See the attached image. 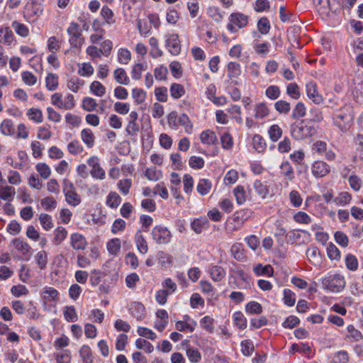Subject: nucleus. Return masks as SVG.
Instances as JSON below:
<instances>
[{
  "label": "nucleus",
  "mask_w": 363,
  "mask_h": 363,
  "mask_svg": "<svg viewBox=\"0 0 363 363\" xmlns=\"http://www.w3.org/2000/svg\"><path fill=\"white\" fill-rule=\"evenodd\" d=\"M283 300L285 305L288 306H293L296 303L295 294L289 289H285L283 291Z\"/></svg>",
  "instance_id": "e2e57ef3"
},
{
  "label": "nucleus",
  "mask_w": 363,
  "mask_h": 363,
  "mask_svg": "<svg viewBox=\"0 0 363 363\" xmlns=\"http://www.w3.org/2000/svg\"><path fill=\"white\" fill-rule=\"evenodd\" d=\"M210 274L214 281H220L225 277V271L222 267L214 265L210 269Z\"/></svg>",
  "instance_id": "c756f323"
},
{
  "label": "nucleus",
  "mask_w": 363,
  "mask_h": 363,
  "mask_svg": "<svg viewBox=\"0 0 363 363\" xmlns=\"http://www.w3.org/2000/svg\"><path fill=\"white\" fill-rule=\"evenodd\" d=\"M186 354L191 362L197 363L201 359V354L197 348L188 347Z\"/></svg>",
  "instance_id": "3c124183"
},
{
  "label": "nucleus",
  "mask_w": 363,
  "mask_h": 363,
  "mask_svg": "<svg viewBox=\"0 0 363 363\" xmlns=\"http://www.w3.org/2000/svg\"><path fill=\"white\" fill-rule=\"evenodd\" d=\"M84 81L78 77H71L67 83V86L69 90L77 93L79 89L84 85Z\"/></svg>",
  "instance_id": "e433bc0d"
},
{
  "label": "nucleus",
  "mask_w": 363,
  "mask_h": 363,
  "mask_svg": "<svg viewBox=\"0 0 363 363\" xmlns=\"http://www.w3.org/2000/svg\"><path fill=\"white\" fill-rule=\"evenodd\" d=\"M254 272L257 276H262V275H267V276H272L274 270L271 265H265L262 266L261 264H257L256 267H254Z\"/></svg>",
  "instance_id": "6e6d98bb"
},
{
  "label": "nucleus",
  "mask_w": 363,
  "mask_h": 363,
  "mask_svg": "<svg viewBox=\"0 0 363 363\" xmlns=\"http://www.w3.org/2000/svg\"><path fill=\"white\" fill-rule=\"evenodd\" d=\"M13 40V34L9 27L0 28V42L11 45Z\"/></svg>",
  "instance_id": "473e14b6"
},
{
  "label": "nucleus",
  "mask_w": 363,
  "mask_h": 363,
  "mask_svg": "<svg viewBox=\"0 0 363 363\" xmlns=\"http://www.w3.org/2000/svg\"><path fill=\"white\" fill-rule=\"evenodd\" d=\"M132 97L137 105L143 104L147 97V93L140 88H134L132 90Z\"/></svg>",
  "instance_id": "49530a36"
},
{
  "label": "nucleus",
  "mask_w": 363,
  "mask_h": 363,
  "mask_svg": "<svg viewBox=\"0 0 363 363\" xmlns=\"http://www.w3.org/2000/svg\"><path fill=\"white\" fill-rule=\"evenodd\" d=\"M57 363H70L71 362V352L69 350H62L59 352L54 354Z\"/></svg>",
  "instance_id": "4c0bfd02"
},
{
  "label": "nucleus",
  "mask_w": 363,
  "mask_h": 363,
  "mask_svg": "<svg viewBox=\"0 0 363 363\" xmlns=\"http://www.w3.org/2000/svg\"><path fill=\"white\" fill-rule=\"evenodd\" d=\"M214 319L208 315H206L200 320L201 328L209 333L214 331Z\"/></svg>",
  "instance_id": "37998d69"
},
{
  "label": "nucleus",
  "mask_w": 363,
  "mask_h": 363,
  "mask_svg": "<svg viewBox=\"0 0 363 363\" xmlns=\"http://www.w3.org/2000/svg\"><path fill=\"white\" fill-rule=\"evenodd\" d=\"M69 240L70 245L74 250H84L88 245L86 238L79 233H72Z\"/></svg>",
  "instance_id": "9d476101"
},
{
  "label": "nucleus",
  "mask_w": 363,
  "mask_h": 363,
  "mask_svg": "<svg viewBox=\"0 0 363 363\" xmlns=\"http://www.w3.org/2000/svg\"><path fill=\"white\" fill-rule=\"evenodd\" d=\"M43 9L40 4H38L33 0L28 2L25 6L23 16L28 22H34L37 18L42 14Z\"/></svg>",
  "instance_id": "423d86ee"
},
{
  "label": "nucleus",
  "mask_w": 363,
  "mask_h": 363,
  "mask_svg": "<svg viewBox=\"0 0 363 363\" xmlns=\"http://www.w3.org/2000/svg\"><path fill=\"white\" fill-rule=\"evenodd\" d=\"M67 234L68 232L64 227H57L54 230V244L56 245H60L66 239Z\"/></svg>",
  "instance_id": "c85d7f7f"
},
{
  "label": "nucleus",
  "mask_w": 363,
  "mask_h": 363,
  "mask_svg": "<svg viewBox=\"0 0 363 363\" xmlns=\"http://www.w3.org/2000/svg\"><path fill=\"white\" fill-rule=\"evenodd\" d=\"M257 29L262 35L267 34L271 28L270 23L267 17H262L257 22Z\"/></svg>",
  "instance_id": "5fc2aeb1"
},
{
  "label": "nucleus",
  "mask_w": 363,
  "mask_h": 363,
  "mask_svg": "<svg viewBox=\"0 0 363 363\" xmlns=\"http://www.w3.org/2000/svg\"><path fill=\"white\" fill-rule=\"evenodd\" d=\"M306 108L303 103L298 102L294 108L291 113V118L294 119H299L305 116Z\"/></svg>",
  "instance_id": "de8ad7c7"
},
{
  "label": "nucleus",
  "mask_w": 363,
  "mask_h": 363,
  "mask_svg": "<svg viewBox=\"0 0 363 363\" xmlns=\"http://www.w3.org/2000/svg\"><path fill=\"white\" fill-rule=\"evenodd\" d=\"M307 96L315 104H320L323 101V97L318 93L317 84L309 82L306 85Z\"/></svg>",
  "instance_id": "9b49d317"
},
{
  "label": "nucleus",
  "mask_w": 363,
  "mask_h": 363,
  "mask_svg": "<svg viewBox=\"0 0 363 363\" xmlns=\"http://www.w3.org/2000/svg\"><path fill=\"white\" fill-rule=\"evenodd\" d=\"M67 150L70 154L77 155L83 152L84 147L78 140H74L67 145Z\"/></svg>",
  "instance_id": "0e129e2a"
},
{
  "label": "nucleus",
  "mask_w": 363,
  "mask_h": 363,
  "mask_svg": "<svg viewBox=\"0 0 363 363\" xmlns=\"http://www.w3.org/2000/svg\"><path fill=\"white\" fill-rule=\"evenodd\" d=\"M121 201L122 199L117 192L111 191L106 197V203L111 208H117L121 204Z\"/></svg>",
  "instance_id": "5701e85b"
},
{
  "label": "nucleus",
  "mask_w": 363,
  "mask_h": 363,
  "mask_svg": "<svg viewBox=\"0 0 363 363\" xmlns=\"http://www.w3.org/2000/svg\"><path fill=\"white\" fill-rule=\"evenodd\" d=\"M29 119L36 123H41L43 120V113L38 108H30L27 111Z\"/></svg>",
  "instance_id": "052dcab7"
},
{
  "label": "nucleus",
  "mask_w": 363,
  "mask_h": 363,
  "mask_svg": "<svg viewBox=\"0 0 363 363\" xmlns=\"http://www.w3.org/2000/svg\"><path fill=\"white\" fill-rule=\"evenodd\" d=\"M191 229L196 234H201L209 228V221L205 217L194 218L190 224Z\"/></svg>",
  "instance_id": "ddd939ff"
},
{
  "label": "nucleus",
  "mask_w": 363,
  "mask_h": 363,
  "mask_svg": "<svg viewBox=\"0 0 363 363\" xmlns=\"http://www.w3.org/2000/svg\"><path fill=\"white\" fill-rule=\"evenodd\" d=\"M228 19L227 29L230 33H235L238 29L243 28L247 25L249 17L242 13L233 12L230 15Z\"/></svg>",
  "instance_id": "20e7f679"
},
{
  "label": "nucleus",
  "mask_w": 363,
  "mask_h": 363,
  "mask_svg": "<svg viewBox=\"0 0 363 363\" xmlns=\"http://www.w3.org/2000/svg\"><path fill=\"white\" fill-rule=\"evenodd\" d=\"M45 85L49 91L56 90L58 87V76L56 74H48L45 78Z\"/></svg>",
  "instance_id": "a19ab883"
},
{
  "label": "nucleus",
  "mask_w": 363,
  "mask_h": 363,
  "mask_svg": "<svg viewBox=\"0 0 363 363\" xmlns=\"http://www.w3.org/2000/svg\"><path fill=\"white\" fill-rule=\"evenodd\" d=\"M63 314L65 320L68 322H75L78 320V316L74 306H65L63 308Z\"/></svg>",
  "instance_id": "ea45409f"
},
{
  "label": "nucleus",
  "mask_w": 363,
  "mask_h": 363,
  "mask_svg": "<svg viewBox=\"0 0 363 363\" xmlns=\"http://www.w3.org/2000/svg\"><path fill=\"white\" fill-rule=\"evenodd\" d=\"M349 108L343 107L339 109L333 117V123L342 132L346 133L352 125V116Z\"/></svg>",
  "instance_id": "7ed1b4c3"
},
{
  "label": "nucleus",
  "mask_w": 363,
  "mask_h": 363,
  "mask_svg": "<svg viewBox=\"0 0 363 363\" xmlns=\"http://www.w3.org/2000/svg\"><path fill=\"white\" fill-rule=\"evenodd\" d=\"M115 80L120 84L128 85L130 83V79L123 68H117L113 72Z\"/></svg>",
  "instance_id": "4be33fe9"
},
{
  "label": "nucleus",
  "mask_w": 363,
  "mask_h": 363,
  "mask_svg": "<svg viewBox=\"0 0 363 363\" xmlns=\"http://www.w3.org/2000/svg\"><path fill=\"white\" fill-rule=\"evenodd\" d=\"M233 317L235 325L239 329L243 330L247 328V319L241 311L235 312Z\"/></svg>",
  "instance_id": "79ce46f5"
},
{
  "label": "nucleus",
  "mask_w": 363,
  "mask_h": 363,
  "mask_svg": "<svg viewBox=\"0 0 363 363\" xmlns=\"http://www.w3.org/2000/svg\"><path fill=\"white\" fill-rule=\"evenodd\" d=\"M165 47L172 55H178L181 52V42L178 34L166 35Z\"/></svg>",
  "instance_id": "0eeeda50"
},
{
  "label": "nucleus",
  "mask_w": 363,
  "mask_h": 363,
  "mask_svg": "<svg viewBox=\"0 0 363 363\" xmlns=\"http://www.w3.org/2000/svg\"><path fill=\"white\" fill-rule=\"evenodd\" d=\"M252 144L254 148L258 152H263L266 150L267 144L260 135L256 134L253 136Z\"/></svg>",
  "instance_id": "58836bf2"
},
{
  "label": "nucleus",
  "mask_w": 363,
  "mask_h": 363,
  "mask_svg": "<svg viewBox=\"0 0 363 363\" xmlns=\"http://www.w3.org/2000/svg\"><path fill=\"white\" fill-rule=\"evenodd\" d=\"M11 242L15 249L22 254L23 258L25 260L30 259L31 256V247L27 242H24L20 238L13 239Z\"/></svg>",
  "instance_id": "f8f14e48"
},
{
  "label": "nucleus",
  "mask_w": 363,
  "mask_h": 363,
  "mask_svg": "<svg viewBox=\"0 0 363 363\" xmlns=\"http://www.w3.org/2000/svg\"><path fill=\"white\" fill-rule=\"evenodd\" d=\"M65 196L66 201L71 206H77L81 202V199L75 190L65 194Z\"/></svg>",
  "instance_id": "774afa93"
},
{
  "label": "nucleus",
  "mask_w": 363,
  "mask_h": 363,
  "mask_svg": "<svg viewBox=\"0 0 363 363\" xmlns=\"http://www.w3.org/2000/svg\"><path fill=\"white\" fill-rule=\"evenodd\" d=\"M230 252L233 257L238 261H242L245 258L244 247L241 243L233 245Z\"/></svg>",
  "instance_id": "7c9ffc66"
},
{
  "label": "nucleus",
  "mask_w": 363,
  "mask_h": 363,
  "mask_svg": "<svg viewBox=\"0 0 363 363\" xmlns=\"http://www.w3.org/2000/svg\"><path fill=\"white\" fill-rule=\"evenodd\" d=\"M135 346L138 349H143L147 353H152L154 350L153 345L150 342L142 338L136 340Z\"/></svg>",
  "instance_id": "338daca9"
},
{
  "label": "nucleus",
  "mask_w": 363,
  "mask_h": 363,
  "mask_svg": "<svg viewBox=\"0 0 363 363\" xmlns=\"http://www.w3.org/2000/svg\"><path fill=\"white\" fill-rule=\"evenodd\" d=\"M212 187V183L209 179H201L196 186L198 193L201 196L208 194Z\"/></svg>",
  "instance_id": "b1692460"
},
{
  "label": "nucleus",
  "mask_w": 363,
  "mask_h": 363,
  "mask_svg": "<svg viewBox=\"0 0 363 363\" xmlns=\"http://www.w3.org/2000/svg\"><path fill=\"white\" fill-rule=\"evenodd\" d=\"M121 242L119 238H112L106 245L107 250L112 255H117L121 250Z\"/></svg>",
  "instance_id": "cd10ccee"
},
{
  "label": "nucleus",
  "mask_w": 363,
  "mask_h": 363,
  "mask_svg": "<svg viewBox=\"0 0 363 363\" xmlns=\"http://www.w3.org/2000/svg\"><path fill=\"white\" fill-rule=\"evenodd\" d=\"M269 138L273 142L278 141L282 135V129L277 124L271 125L268 130Z\"/></svg>",
  "instance_id": "a18cd8bd"
},
{
  "label": "nucleus",
  "mask_w": 363,
  "mask_h": 363,
  "mask_svg": "<svg viewBox=\"0 0 363 363\" xmlns=\"http://www.w3.org/2000/svg\"><path fill=\"white\" fill-rule=\"evenodd\" d=\"M0 131L4 135H13L15 128L11 119H4L0 125Z\"/></svg>",
  "instance_id": "393cba45"
},
{
  "label": "nucleus",
  "mask_w": 363,
  "mask_h": 363,
  "mask_svg": "<svg viewBox=\"0 0 363 363\" xmlns=\"http://www.w3.org/2000/svg\"><path fill=\"white\" fill-rule=\"evenodd\" d=\"M347 338L352 339L353 341L358 342L363 339L362 333L357 330L352 325H349L347 328Z\"/></svg>",
  "instance_id": "69168bd1"
},
{
  "label": "nucleus",
  "mask_w": 363,
  "mask_h": 363,
  "mask_svg": "<svg viewBox=\"0 0 363 363\" xmlns=\"http://www.w3.org/2000/svg\"><path fill=\"white\" fill-rule=\"evenodd\" d=\"M200 139L202 143L208 145H215L218 142V138L215 132L211 130L203 131L201 133Z\"/></svg>",
  "instance_id": "aec40b11"
},
{
  "label": "nucleus",
  "mask_w": 363,
  "mask_h": 363,
  "mask_svg": "<svg viewBox=\"0 0 363 363\" xmlns=\"http://www.w3.org/2000/svg\"><path fill=\"white\" fill-rule=\"evenodd\" d=\"M208 15L216 22H220L223 18V12L217 6H211L207 10Z\"/></svg>",
  "instance_id": "864d4df0"
},
{
  "label": "nucleus",
  "mask_w": 363,
  "mask_h": 363,
  "mask_svg": "<svg viewBox=\"0 0 363 363\" xmlns=\"http://www.w3.org/2000/svg\"><path fill=\"white\" fill-rule=\"evenodd\" d=\"M281 94V90L277 85H270L265 90V95L271 100L277 99Z\"/></svg>",
  "instance_id": "bf43d9fd"
},
{
  "label": "nucleus",
  "mask_w": 363,
  "mask_h": 363,
  "mask_svg": "<svg viewBox=\"0 0 363 363\" xmlns=\"http://www.w3.org/2000/svg\"><path fill=\"white\" fill-rule=\"evenodd\" d=\"M254 117L256 119H262L269 114V109L264 102L258 103L255 106Z\"/></svg>",
  "instance_id": "412c9836"
},
{
  "label": "nucleus",
  "mask_w": 363,
  "mask_h": 363,
  "mask_svg": "<svg viewBox=\"0 0 363 363\" xmlns=\"http://www.w3.org/2000/svg\"><path fill=\"white\" fill-rule=\"evenodd\" d=\"M79 354L84 363H93L94 356L89 346L83 345L79 350Z\"/></svg>",
  "instance_id": "72a5a7b5"
},
{
  "label": "nucleus",
  "mask_w": 363,
  "mask_h": 363,
  "mask_svg": "<svg viewBox=\"0 0 363 363\" xmlns=\"http://www.w3.org/2000/svg\"><path fill=\"white\" fill-rule=\"evenodd\" d=\"M169 92L173 99H178L185 94L186 91L183 85L173 83L170 86Z\"/></svg>",
  "instance_id": "2f4dec72"
},
{
  "label": "nucleus",
  "mask_w": 363,
  "mask_h": 363,
  "mask_svg": "<svg viewBox=\"0 0 363 363\" xmlns=\"http://www.w3.org/2000/svg\"><path fill=\"white\" fill-rule=\"evenodd\" d=\"M291 135L297 140L311 138L317 133L311 120H301L291 125Z\"/></svg>",
  "instance_id": "f257e3e1"
},
{
  "label": "nucleus",
  "mask_w": 363,
  "mask_h": 363,
  "mask_svg": "<svg viewBox=\"0 0 363 363\" xmlns=\"http://www.w3.org/2000/svg\"><path fill=\"white\" fill-rule=\"evenodd\" d=\"M281 174L289 180L291 181L294 179V171L288 161L282 162L280 165Z\"/></svg>",
  "instance_id": "f704fd0d"
},
{
  "label": "nucleus",
  "mask_w": 363,
  "mask_h": 363,
  "mask_svg": "<svg viewBox=\"0 0 363 363\" xmlns=\"http://www.w3.org/2000/svg\"><path fill=\"white\" fill-rule=\"evenodd\" d=\"M351 200L352 195L350 193L342 191L333 199V201L338 206H345L349 204Z\"/></svg>",
  "instance_id": "c03bdc74"
},
{
  "label": "nucleus",
  "mask_w": 363,
  "mask_h": 363,
  "mask_svg": "<svg viewBox=\"0 0 363 363\" xmlns=\"http://www.w3.org/2000/svg\"><path fill=\"white\" fill-rule=\"evenodd\" d=\"M91 92L96 96H102L106 93V87L99 81H94L90 85Z\"/></svg>",
  "instance_id": "09e8293b"
},
{
  "label": "nucleus",
  "mask_w": 363,
  "mask_h": 363,
  "mask_svg": "<svg viewBox=\"0 0 363 363\" xmlns=\"http://www.w3.org/2000/svg\"><path fill=\"white\" fill-rule=\"evenodd\" d=\"M135 242L138 250L142 254H146L148 250L147 242L142 235L141 230H138L134 237Z\"/></svg>",
  "instance_id": "dca6fc26"
},
{
  "label": "nucleus",
  "mask_w": 363,
  "mask_h": 363,
  "mask_svg": "<svg viewBox=\"0 0 363 363\" xmlns=\"http://www.w3.org/2000/svg\"><path fill=\"white\" fill-rule=\"evenodd\" d=\"M88 165L91 167L90 174L91 177L96 179H104L105 178V171L99 164V159L96 156H92L87 160Z\"/></svg>",
  "instance_id": "6e6552de"
},
{
  "label": "nucleus",
  "mask_w": 363,
  "mask_h": 363,
  "mask_svg": "<svg viewBox=\"0 0 363 363\" xmlns=\"http://www.w3.org/2000/svg\"><path fill=\"white\" fill-rule=\"evenodd\" d=\"M286 94L293 99H299L301 93L298 84L295 82L289 83L286 86Z\"/></svg>",
  "instance_id": "680f3d73"
},
{
  "label": "nucleus",
  "mask_w": 363,
  "mask_h": 363,
  "mask_svg": "<svg viewBox=\"0 0 363 363\" xmlns=\"http://www.w3.org/2000/svg\"><path fill=\"white\" fill-rule=\"evenodd\" d=\"M311 172L315 178H322L330 172V167L323 161L317 160L311 165Z\"/></svg>",
  "instance_id": "1a4fd4ad"
},
{
  "label": "nucleus",
  "mask_w": 363,
  "mask_h": 363,
  "mask_svg": "<svg viewBox=\"0 0 363 363\" xmlns=\"http://www.w3.org/2000/svg\"><path fill=\"white\" fill-rule=\"evenodd\" d=\"M151 236L157 244L164 245L170 242L172 235L167 227L157 225L152 229Z\"/></svg>",
  "instance_id": "39448f33"
},
{
  "label": "nucleus",
  "mask_w": 363,
  "mask_h": 363,
  "mask_svg": "<svg viewBox=\"0 0 363 363\" xmlns=\"http://www.w3.org/2000/svg\"><path fill=\"white\" fill-rule=\"evenodd\" d=\"M274 108L278 113L286 115L290 112L291 105L286 101L279 100L275 102Z\"/></svg>",
  "instance_id": "8fccbe9b"
},
{
  "label": "nucleus",
  "mask_w": 363,
  "mask_h": 363,
  "mask_svg": "<svg viewBox=\"0 0 363 363\" xmlns=\"http://www.w3.org/2000/svg\"><path fill=\"white\" fill-rule=\"evenodd\" d=\"M245 311L250 314H260L262 312V306L257 301H250L245 306Z\"/></svg>",
  "instance_id": "13d9d810"
},
{
  "label": "nucleus",
  "mask_w": 363,
  "mask_h": 363,
  "mask_svg": "<svg viewBox=\"0 0 363 363\" xmlns=\"http://www.w3.org/2000/svg\"><path fill=\"white\" fill-rule=\"evenodd\" d=\"M306 256L309 262L315 266L320 265L321 263L320 252L316 247H309L306 251Z\"/></svg>",
  "instance_id": "f3484780"
},
{
  "label": "nucleus",
  "mask_w": 363,
  "mask_h": 363,
  "mask_svg": "<svg viewBox=\"0 0 363 363\" xmlns=\"http://www.w3.org/2000/svg\"><path fill=\"white\" fill-rule=\"evenodd\" d=\"M16 194V189L11 186L0 185V199L9 202L11 201Z\"/></svg>",
  "instance_id": "6ab92c4d"
},
{
  "label": "nucleus",
  "mask_w": 363,
  "mask_h": 363,
  "mask_svg": "<svg viewBox=\"0 0 363 363\" xmlns=\"http://www.w3.org/2000/svg\"><path fill=\"white\" fill-rule=\"evenodd\" d=\"M220 143L224 150H231L234 145L233 137L230 133H224L220 135Z\"/></svg>",
  "instance_id": "603ef678"
},
{
  "label": "nucleus",
  "mask_w": 363,
  "mask_h": 363,
  "mask_svg": "<svg viewBox=\"0 0 363 363\" xmlns=\"http://www.w3.org/2000/svg\"><path fill=\"white\" fill-rule=\"evenodd\" d=\"M81 138L87 147L91 148L94 145V135L89 128H84L81 131Z\"/></svg>",
  "instance_id": "a878e982"
},
{
  "label": "nucleus",
  "mask_w": 363,
  "mask_h": 363,
  "mask_svg": "<svg viewBox=\"0 0 363 363\" xmlns=\"http://www.w3.org/2000/svg\"><path fill=\"white\" fill-rule=\"evenodd\" d=\"M180 125L184 128L187 134H191L193 130V125L186 113H182L179 116L178 125Z\"/></svg>",
  "instance_id": "c9c22d12"
},
{
  "label": "nucleus",
  "mask_w": 363,
  "mask_h": 363,
  "mask_svg": "<svg viewBox=\"0 0 363 363\" xmlns=\"http://www.w3.org/2000/svg\"><path fill=\"white\" fill-rule=\"evenodd\" d=\"M41 296L45 303L57 301L59 299V292L53 287L45 286L42 291Z\"/></svg>",
  "instance_id": "2eb2a0df"
},
{
  "label": "nucleus",
  "mask_w": 363,
  "mask_h": 363,
  "mask_svg": "<svg viewBox=\"0 0 363 363\" xmlns=\"http://www.w3.org/2000/svg\"><path fill=\"white\" fill-rule=\"evenodd\" d=\"M129 311L137 320H142L145 315V308L140 302H133L130 305Z\"/></svg>",
  "instance_id": "4468645a"
},
{
  "label": "nucleus",
  "mask_w": 363,
  "mask_h": 363,
  "mask_svg": "<svg viewBox=\"0 0 363 363\" xmlns=\"http://www.w3.org/2000/svg\"><path fill=\"white\" fill-rule=\"evenodd\" d=\"M196 327V321L185 322V321H177L175 324V328L181 332H193Z\"/></svg>",
  "instance_id": "bb28decb"
},
{
  "label": "nucleus",
  "mask_w": 363,
  "mask_h": 363,
  "mask_svg": "<svg viewBox=\"0 0 363 363\" xmlns=\"http://www.w3.org/2000/svg\"><path fill=\"white\" fill-rule=\"evenodd\" d=\"M324 289L332 293L340 292L345 287V280L343 276L335 274H329L321 279Z\"/></svg>",
  "instance_id": "f03ea898"
},
{
  "label": "nucleus",
  "mask_w": 363,
  "mask_h": 363,
  "mask_svg": "<svg viewBox=\"0 0 363 363\" xmlns=\"http://www.w3.org/2000/svg\"><path fill=\"white\" fill-rule=\"evenodd\" d=\"M253 187L257 194L262 199H266L267 196L269 194V187L266 182L257 179L253 184Z\"/></svg>",
  "instance_id": "a211bd4d"
},
{
  "label": "nucleus",
  "mask_w": 363,
  "mask_h": 363,
  "mask_svg": "<svg viewBox=\"0 0 363 363\" xmlns=\"http://www.w3.org/2000/svg\"><path fill=\"white\" fill-rule=\"evenodd\" d=\"M11 27L14 29L16 33L21 37H27L29 34V30L28 27L16 21L12 22Z\"/></svg>",
  "instance_id": "4d7b16f0"
}]
</instances>
